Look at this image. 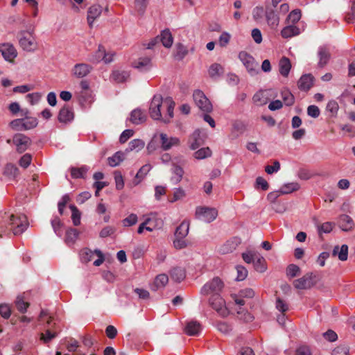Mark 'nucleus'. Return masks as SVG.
I'll list each match as a JSON object with an SVG mask.
<instances>
[{
	"mask_svg": "<svg viewBox=\"0 0 355 355\" xmlns=\"http://www.w3.org/2000/svg\"><path fill=\"white\" fill-rule=\"evenodd\" d=\"M175 102L170 97L163 99L162 95H154L149 107V114L153 120L170 122L173 117Z\"/></svg>",
	"mask_w": 355,
	"mask_h": 355,
	"instance_id": "f257e3e1",
	"label": "nucleus"
},
{
	"mask_svg": "<svg viewBox=\"0 0 355 355\" xmlns=\"http://www.w3.org/2000/svg\"><path fill=\"white\" fill-rule=\"evenodd\" d=\"M3 219L5 223L10 226V230L15 235L22 234L28 226V222L25 215H8L5 213Z\"/></svg>",
	"mask_w": 355,
	"mask_h": 355,
	"instance_id": "f03ea898",
	"label": "nucleus"
},
{
	"mask_svg": "<svg viewBox=\"0 0 355 355\" xmlns=\"http://www.w3.org/2000/svg\"><path fill=\"white\" fill-rule=\"evenodd\" d=\"M19 44L20 47L27 52H35L38 49V43L34 30L21 31L19 33Z\"/></svg>",
	"mask_w": 355,
	"mask_h": 355,
	"instance_id": "7ed1b4c3",
	"label": "nucleus"
},
{
	"mask_svg": "<svg viewBox=\"0 0 355 355\" xmlns=\"http://www.w3.org/2000/svg\"><path fill=\"white\" fill-rule=\"evenodd\" d=\"M239 58L250 76H253L258 73L259 64L250 53L246 51H241L239 53Z\"/></svg>",
	"mask_w": 355,
	"mask_h": 355,
	"instance_id": "20e7f679",
	"label": "nucleus"
},
{
	"mask_svg": "<svg viewBox=\"0 0 355 355\" xmlns=\"http://www.w3.org/2000/svg\"><path fill=\"white\" fill-rule=\"evenodd\" d=\"M224 287L223 282L218 277L207 282L201 288L200 293L203 295L219 294Z\"/></svg>",
	"mask_w": 355,
	"mask_h": 355,
	"instance_id": "39448f33",
	"label": "nucleus"
},
{
	"mask_svg": "<svg viewBox=\"0 0 355 355\" xmlns=\"http://www.w3.org/2000/svg\"><path fill=\"white\" fill-rule=\"evenodd\" d=\"M209 304L220 316L227 317L230 311L225 306V302L220 295V294L212 295L209 300Z\"/></svg>",
	"mask_w": 355,
	"mask_h": 355,
	"instance_id": "423d86ee",
	"label": "nucleus"
},
{
	"mask_svg": "<svg viewBox=\"0 0 355 355\" xmlns=\"http://www.w3.org/2000/svg\"><path fill=\"white\" fill-rule=\"evenodd\" d=\"M193 97L196 105L200 110L206 113H209L212 110L211 102L202 91H195Z\"/></svg>",
	"mask_w": 355,
	"mask_h": 355,
	"instance_id": "0eeeda50",
	"label": "nucleus"
},
{
	"mask_svg": "<svg viewBox=\"0 0 355 355\" xmlns=\"http://www.w3.org/2000/svg\"><path fill=\"white\" fill-rule=\"evenodd\" d=\"M218 211L214 208L198 207L196 209V217L206 223H210L216 219Z\"/></svg>",
	"mask_w": 355,
	"mask_h": 355,
	"instance_id": "6e6552de",
	"label": "nucleus"
},
{
	"mask_svg": "<svg viewBox=\"0 0 355 355\" xmlns=\"http://www.w3.org/2000/svg\"><path fill=\"white\" fill-rule=\"evenodd\" d=\"M316 284V276L313 273H307L302 277L295 279L293 285L297 289H309Z\"/></svg>",
	"mask_w": 355,
	"mask_h": 355,
	"instance_id": "1a4fd4ad",
	"label": "nucleus"
},
{
	"mask_svg": "<svg viewBox=\"0 0 355 355\" xmlns=\"http://www.w3.org/2000/svg\"><path fill=\"white\" fill-rule=\"evenodd\" d=\"M12 143L16 146V150L19 153L25 152L31 144V140L27 136L22 134H15L12 138Z\"/></svg>",
	"mask_w": 355,
	"mask_h": 355,
	"instance_id": "9d476101",
	"label": "nucleus"
},
{
	"mask_svg": "<svg viewBox=\"0 0 355 355\" xmlns=\"http://www.w3.org/2000/svg\"><path fill=\"white\" fill-rule=\"evenodd\" d=\"M161 148L163 150H168L174 146L180 145V139L175 137H169L166 133H160L159 135Z\"/></svg>",
	"mask_w": 355,
	"mask_h": 355,
	"instance_id": "9b49d317",
	"label": "nucleus"
},
{
	"mask_svg": "<svg viewBox=\"0 0 355 355\" xmlns=\"http://www.w3.org/2000/svg\"><path fill=\"white\" fill-rule=\"evenodd\" d=\"M0 52L5 60L12 62L17 56V51L15 47L10 43H3L0 44Z\"/></svg>",
	"mask_w": 355,
	"mask_h": 355,
	"instance_id": "f8f14e48",
	"label": "nucleus"
},
{
	"mask_svg": "<svg viewBox=\"0 0 355 355\" xmlns=\"http://www.w3.org/2000/svg\"><path fill=\"white\" fill-rule=\"evenodd\" d=\"M92 67L85 63H78L71 69V75L76 78L86 77L92 71Z\"/></svg>",
	"mask_w": 355,
	"mask_h": 355,
	"instance_id": "ddd939ff",
	"label": "nucleus"
},
{
	"mask_svg": "<svg viewBox=\"0 0 355 355\" xmlns=\"http://www.w3.org/2000/svg\"><path fill=\"white\" fill-rule=\"evenodd\" d=\"M241 242L240 238L232 237L219 247L218 252L223 254L231 253L236 250Z\"/></svg>",
	"mask_w": 355,
	"mask_h": 355,
	"instance_id": "4468645a",
	"label": "nucleus"
},
{
	"mask_svg": "<svg viewBox=\"0 0 355 355\" xmlns=\"http://www.w3.org/2000/svg\"><path fill=\"white\" fill-rule=\"evenodd\" d=\"M265 17L267 24L272 29H276L279 24V17L275 12L273 8L266 6L265 10Z\"/></svg>",
	"mask_w": 355,
	"mask_h": 355,
	"instance_id": "2eb2a0df",
	"label": "nucleus"
},
{
	"mask_svg": "<svg viewBox=\"0 0 355 355\" xmlns=\"http://www.w3.org/2000/svg\"><path fill=\"white\" fill-rule=\"evenodd\" d=\"M74 118V114L72 108L68 105L64 106L60 109L58 119L60 123H68L73 121Z\"/></svg>",
	"mask_w": 355,
	"mask_h": 355,
	"instance_id": "dca6fc26",
	"label": "nucleus"
},
{
	"mask_svg": "<svg viewBox=\"0 0 355 355\" xmlns=\"http://www.w3.org/2000/svg\"><path fill=\"white\" fill-rule=\"evenodd\" d=\"M132 67L140 71H147L152 67L151 59L148 57H141L132 63Z\"/></svg>",
	"mask_w": 355,
	"mask_h": 355,
	"instance_id": "f3484780",
	"label": "nucleus"
},
{
	"mask_svg": "<svg viewBox=\"0 0 355 355\" xmlns=\"http://www.w3.org/2000/svg\"><path fill=\"white\" fill-rule=\"evenodd\" d=\"M314 78L311 74H304L298 80L297 85L300 90L308 91L313 84Z\"/></svg>",
	"mask_w": 355,
	"mask_h": 355,
	"instance_id": "a211bd4d",
	"label": "nucleus"
},
{
	"mask_svg": "<svg viewBox=\"0 0 355 355\" xmlns=\"http://www.w3.org/2000/svg\"><path fill=\"white\" fill-rule=\"evenodd\" d=\"M269 99V92L267 90H259L252 97L254 103L258 106L266 105Z\"/></svg>",
	"mask_w": 355,
	"mask_h": 355,
	"instance_id": "6ab92c4d",
	"label": "nucleus"
},
{
	"mask_svg": "<svg viewBox=\"0 0 355 355\" xmlns=\"http://www.w3.org/2000/svg\"><path fill=\"white\" fill-rule=\"evenodd\" d=\"M201 331V325L197 321H189L184 327V332L190 336H198Z\"/></svg>",
	"mask_w": 355,
	"mask_h": 355,
	"instance_id": "aec40b11",
	"label": "nucleus"
},
{
	"mask_svg": "<svg viewBox=\"0 0 355 355\" xmlns=\"http://www.w3.org/2000/svg\"><path fill=\"white\" fill-rule=\"evenodd\" d=\"M318 56L319 58L318 67H324L330 59V53L326 46H320L318 51Z\"/></svg>",
	"mask_w": 355,
	"mask_h": 355,
	"instance_id": "412c9836",
	"label": "nucleus"
},
{
	"mask_svg": "<svg viewBox=\"0 0 355 355\" xmlns=\"http://www.w3.org/2000/svg\"><path fill=\"white\" fill-rule=\"evenodd\" d=\"M102 12V8L99 5L91 6L87 12V22L90 27H92L94 20L98 18Z\"/></svg>",
	"mask_w": 355,
	"mask_h": 355,
	"instance_id": "4be33fe9",
	"label": "nucleus"
},
{
	"mask_svg": "<svg viewBox=\"0 0 355 355\" xmlns=\"http://www.w3.org/2000/svg\"><path fill=\"white\" fill-rule=\"evenodd\" d=\"M338 224L342 230L345 232L352 230L354 225L352 218L346 214H342L340 216Z\"/></svg>",
	"mask_w": 355,
	"mask_h": 355,
	"instance_id": "5701e85b",
	"label": "nucleus"
},
{
	"mask_svg": "<svg viewBox=\"0 0 355 355\" xmlns=\"http://www.w3.org/2000/svg\"><path fill=\"white\" fill-rule=\"evenodd\" d=\"M146 116L140 109H135L130 113V120L135 125H139L146 121Z\"/></svg>",
	"mask_w": 355,
	"mask_h": 355,
	"instance_id": "b1692460",
	"label": "nucleus"
},
{
	"mask_svg": "<svg viewBox=\"0 0 355 355\" xmlns=\"http://www.w3.org/2000/svg\"><path fill=\"white\" fill-rule=\"evenodd\" d=\"M158 37L159 41L161 42L166 48H170L172 46L173 38L168 29L162 31L160 35H158Z\"/></svg>",
	"mask_w": 355,
	"mask_h": 355,
	"instance_id": "393cba45",
	"label": "nucleus"
},
{
	"mask_svg": "<svg viewBox=\"0 0 355 355\" xmlns=\"http://www.w3.org/2000/svg\"><path fill=\"white\" fill-rule=\"evenodd\" d=\"M171 169L172 176L171 178V182L173 184H178L182 179L184 175V171L180 166L173 164Z\"/></svg>",
	"mask_w": 355,
	"mask_h": 355,
	"instance_id": "a878e982",
	"label": "nucleus"
},
{
	"mask_svg": "<svg viewBox=\"0 0 355 355\" xmlns=\"http://www.w3.org/2000/svg\"><path fill=\"white\" fill-rule=\"evenodd\" d=\"M279 73L282 76L287 77L291 69V64L288 58L283 57L279 62Z\"/></svg>",
	"mask_w": 355,
	"mask_h": 355,
	"instance_id": "bb28decb",
	"label": "nucleus"
},
{
	"mask_svg": "<svg viewBox=\"0 0 355 355\" xmlns=\"http://www.w3.org/2000/svg\"><path fill=\"white\" fill-rule=\"evenodd\" d=\"M300 33V28L294 25L287 26L281 31V35L284 38H290L291 37L298 35Z\"/></svg>",
	"mask_w": 355,
	"mask_h": 355,
	"instance_id": "cd10ccee",
	"label": "nucleus"
},
{
	"mask_svg": "<svg viewBox=\"0 0 355 355\" xmlns=\"http://www.w3.org/2000/svg\"><path fill=\"white\" fill-rule=\"evenodd\" d=\"M332 254L334 256H338L340 261H346L348 257V246L345 244L341 247L335 246Z\"/></svg>",
	"mask_w": 355,
	"mask_h": 355,
	"instance_id": "c85d7f7f",
	"label": "nucleus"
},
{
	"mask_svg": "<svg viewBox=\"0 0 355 355\" xmlns=\"http://www.w3.org/2000/svg\"><path fill=\"white\" fill-rule=\"evenodd\" d=\"M168 282V277L166 274L158 275L152 285L151 288L154 291H157L159 288H164Z\"/></svg>",
	"mask_w": 355,
	"mask_h": 355,
	"instance_id": "c756f323",
	"label": "nucleus"
},
{
	"mask_svg": "<svg viewBox=\"0 0 355 355\" xmlns=\"http://www.w3.org/2000/svg\"><path fill=\"white\" fill-rule=\"evenodd\" d=\"M190 148L192 150L197 149L199 146L202 144V139L200 136V131L199 130H196L191 135L190 139Z\"/></svg>",
	"mask_w": 355,
	"mask_h": 355,
	"instance_id": "7c9ffc66",
	"label": "nucleus"
},
{
	"mask_svg": "<svg viewBox=\"0 0 355 355\" xmlns=\"http://www.w3.org/2000/svg\"><path fill=\"white\" fill-rule=\"evenodd\" d=\"M170 275L173 280L177 282H180L185 278L186 273L184 268L180 267H175L171 269Z\"/></svg>",
	"mask_w": 355,
	"mask_h": 355,
	"instance_id": "2f4dec72",
	"label": "nucleus"
},
{
	"mask_svg": "<svg viewBox=\"0 0 355 355\" xmlns=\"http://www.w3.org/2000/svg\"><path fill=\"white\" fill-rule=\"evenodd\" d=\"M129 76L128 71L116 70L112 73L111 78L118 83H121L125 82Z\"/></svg>",
	"mask_w": 355,
	"mask_h": 355,
	"instance_id": "473e14b6",
	"label": "nucleus"
},
{
	"mask_svg": "<svg viewBox=\"0 0 355 355\" xmlns=\"http://www.w3.org/2000/svg\"><path fill=\"white\" fill-rule=\"evenodd\" d=\"M208 73L211 78H216L224 73V69L220 64L214 63L209 67Z\"/></svg>",
	"mask_w": 355,
	"mask_h": 355,
	"instance_id": "72a5a7b5",
	"label": "nucleus"
},
{
	"mask_svg": "<svg viewBox=\"0 0 355 355\" xmlns=\"http://www.w3.org/2000/svg\"><path fill=\"white\" fill-rule=\"evenodd\" d=\"M255 270L259 272H263L266 270V263L265 259L258 254L253 262Z\"/></svg>",
	"mask_w": 355,
	"mask_h": 355,
	"instance_id": "f704fd0d",
	"label": "nucleus"
},
{
	"mask_svg": "<svg viewBox=\"0 0 355 355\" xmlns=\"http://www.w3.org/2000/svg\"><path fill=\"white\" fill-rule=\"evenodd\" d=\"M89 170V168L86 166H83L80 168H71V175L73 178H85V175Z\"/></svg>",
	"mask_w": 355,
	"mask_h": 355,
	"instance_id": "c9c22d12",
	"label": "nucleus"
},
{
	"mask_svg": "<svg viewBox=\"0 0 355 355\" xmlns=\"http://www.w3.org/2000/svg\"><path fill=\"white\" fill-rule=\"evenodd\" d=\"M79 235V232L76 229H69L66 232L65 236V242L68 245H71L75 243L78 236Z\"/></svg>",
	"mask_w": 355,
	"mask_h": 355,
	"instance_id": "e433bc0d",
	"label": "nucleus"
},
{
	"mask_svg": "<svg viewBox=\"0 0 355 355\" xmlns=\"http://www.w3.org/2000/svg\"><path fill=\"white\" fill-rule=\"evenodd\" d=\"M189 225L188 223L182 222L177 228L175 232V237L185 238L189 233Z\"/></svg>",
	"mask_w": 355,
	"mask_h": 355,
	"instance_id": "4c0bfd02",
	"label": "nucleus"
},
{
	"mask_svg": "<svg viewBox=\"0 0 355 355\" xmlns=\"http://www.w3.org/2000/svg\"><path fill=\"white\" fill-rule=\"evenodd\" d=\"M124 159V154L121 151H118L112 157H108V164L114 167L118 166Z\"/></svg>",
	"mask_w": 355,
	"mask_h": 355,
	"instance_id": "58836bf2",
	"label": "nucleus"
},
{
	"mask_svg": "<svg viewBox=\"0 0 355 355\" xmlns=\"http://www.w3.org/2000/svg\"><path fill=\"white\" fill-rule=\"evenodd\" d=\"M145 143L143 140L139 139H133L129 143L128 148L126 149V151L135 150L138 152L143 149Z\"/></svg>",
	"mask_w": 355,
	"mask_h": 355,
	"instance_id": "ea45409f",
	"label": "nucleus"
},
{
	"mask_svg": "<svg viewBox=\"0 0 355 355\" xmlns=\"http://www.w3.org/2000/svg\"><path fill=\"white\" fill-rule=\"evenodd\" d=\"M300 189V185L297 182H291L285 184L279 190V193L282 194H288L293 191H297Z\"/></svg>",
	"mask_w": 355,
	"mask_h": 355,
	"instance_id": "a19ab883",
	"label": "nucleus"
},
{
	"mask_svg": "<svg viewBox=\"0 0 355 355\" xmlns=\"http://www.w3.org/2000/svg\"><path fill=\"white\" fill-rule=\"evenodd\" d=\"M69 208L72 212L71 220H72L73 224L75 226L79 225L80 224V216H81V214H80V211L73 205H71L69 206Z\"/></svg>",
	"mask_w": 355,
	"mask_h": 355,
	"instance_id": "79ce46f5",
	"label": "nucleus"
},
{
	"mask_svg": "<svg viewBox=\"0 0 355 355\" xmlns=\"http://www.w3.org/2000/svg\"><path fill=\"white\" fill-rule=\"evenodd\" d=\"M105 53V48L102 46H99L98 51L89 57V60L94 63H98L101 61Z\"/></svg>",
	"mask_w": 355,
	"mask_h": 355,
	"instance_id": "37998d69",
	"label": "nucleus"
},
{
	"mask_svg": "<svg viewBox=\"0 0 355 355\" xmlns=\"http://www.w3.org/2000/svg\"><path fill=\"white\" fill-rule=\"evenodd\" d=\"M284 103L287 106H291L294 103L295 98L288 90H283L281 93Z\"/></svg>",
	"mask_w": 355,
	"mask_h": 355,
	"instance_id": "c03bdc74",
	"label": "nucleus"
},
{
	"mask_svg": "<svg viewBox=\"0 0 355 355\" xmlns=\"http://www.w3.org/2000/svg\"><path fill=\"white\" fill-rule=\"evenodd\" d=\"M188 51L187 48L182 44L179 43L176 45V52L175 53V58L178 60H182L187 54Z\"/></svg>",
	"mask_w": 355,
	"mask_h": 355,
	"instance_id": "a18cd8bd",
	"label": "nucleus"
},
{
	"mask_svg": "<svg viewBox=\"0 0 355 355\" xmlns=\"http://www.w3.org/2000/svg\"><path fill=\"white\" fill-rule=\"evenodd\" d=\"M37 125V120L35 118H28L26 117L24 119H21V126L24 128L25 130H30Z\"/></svg>",
	"mask_w": 355,
	"mask_h": 355,
	"instance_id": "49530a36",
	"label": "nucleus"
},
{
	"mask_svg": "<svg viewBox=\"0 0 355 355\" xmlns=\"http://www.w3.org/2000/svg\"><path fill=\"white\" fill-rule=\"evenodd\" d=\"M148 0H135V8L139 15H143L147 8Z\"/></svg>",
	"mask_w": 355,
	"mask_h": 355,
	"instance_id": "de8ad7c7",
	"label": "nucleus"
},
{
	"mask_svg": "<svg viewBox=\"0 0 355 355\" xmlns=\"http://www.w3.org/2000/svg\"><path fill=\"white\" fill-rule=\"evenodd\" d=\"M211 151L209 148H202L195 152L194 156L198 159H205L210 157Z\"/></svg>",
	"mask_w": 355,
	"mask_h": 355,
	"instance_id": "09e8293b",
	"label": "nucleus"
},
{
	"mask_svg": "<svg viewBox=\"0 0 355 355\" xmlns=\"http://www.w3.org/2000/svg\"><path fill=\"white\" fill-rule=\"evenodd\" d=\"M300 271V268L295 264H290L286 268V275L291 278L296 277Z\"/></svg>",
	"mask_w": 355,
	"mask_h": 355,
	"instance_id": "8fccbe9b",
	"label": "nucleus"
},
{
	"mask_svg": "<svg viewBox=\"0 0 355 355\" xmlns=\"http://www.w3.org/2000/svg\"><path fill=\"white\" fill-rule=\"evenodd\" d=\"M15 305L19 311L21 313H25L27 310V308L28 306V304L26 302L24 299L18 296L15 301Z\"/></svg>",
	"mask_w": 355,
	"mask_h": 355,
	"instance_id": "3c124183",
	"label": "nucleus"
},
{
	"mask_svg": "<svg viewBox=\"0 0 355 355\" xmlns=\"http://www.w3.org/2000/svg\"><path fill=\"white\" fill-rule=\"evenodd\" d=\"M137 216L135 214H131L128 217L124 218L122 223L124 227H130L135 225L137 223Z\"/></svg>",
	"mask_w": 355,
	"mask_h": 355,
	"instance_id": "603ef678",
	"label": "nucleus"
},
{
	"mask_svg": "<svg viewBox=\"0 0 355 355\" xmlns=\"http://www.w3.org/2000/svg\"><path fill=\"white\" fill-rule=\"evenodd\" d=\"M51 225H52V227H53L55 233L57 235L60 236L62 235V230H61L62 223H61L60 218L57 216L54 217L51 220Z\"/></svg>",
	"mask_w": 355,
	"mask_h": 355,
	"instance_id": "864d4df0",
	"label": "nucleus"
},
{
	"mask_svg": "<svg viewBox=\"0 0 355 355\" xmlns=\"http://www.w3.org/2000/svg\"><path fill=\"white\" fill-rule=\"evenodd\" d=\"M230 39V34L226 31H224L221 33L218 38V44L220 46L225 47L229 44Z\"/></svg>",
	"mask_w": 355,
	"mask_h": 355,
	"instance_id": "5fc2aeb1",
	"label": "nucleus"
},
{
	"mask_svg": "<svg viewBox=\"0 0 355 355\" xmlns=\"http://www.w3.org/2000/svg\"><path fill=\"white\" fill-rule=\"evenodd\" d=\"M32 156L29 153L24 154L19 160V164L22 168H26L31 164Z\"/></svg>",
	"mask_w": 355,
	"mask_h": 355,
	"instance_id": "6e6d98bb",
	"label": "nucleus"
},
{
	"mask_svg": "<svg viewBox=\"0 0 355 355\" xmlns=\"http://www.w3.org/2000/svg\"><path fill=\"white\" fill-rule=\"evenodd\" d=\"M301 18V11L299 9L293 10L290 12L288 16V21L295 24L297 23Z\"/></svg>",
	"mask_w": 355,
	"mask_h": 355,
	"instance_id": "4d7b16f0",
	"label": "nucleus"
},
{
	"mask_svg": "<svg viewBox=\"0 0 355 355\" xmlns=\"http://www.w3.org/2000/svg\"><path fill=\"white\" fill-rule=\"evenodd\" d=\"M334 224L331 222H326L318 227L319 234L329 233L332 231Z\"/></svg>",
	"mask_w": 355,
	"mask_h": 355,
	"instance_id": "13d9d810",
	"label": "nucleus"
},
{
	"mask_svg": "<svg viewBox=\"0 0 355 355\" xmlns=\"http://www.w3.org/2000/svg\"><path fill=\"white\" fill-rule=\"evenodd\" d=\"M58 333L56 331H52L51 328H48L44 334H42V339L44 340L45 343H48L54 338L57 336Z\"/></svg>",
	"mask_w": 355,
	"mask_h": 355,
	"instance_id": "bf43d9fd",
	"label": "nucleus"
},
{
	"mask_svg": "<svg viewBox=\"0 0 355 355\" xmlns=\"http://www.w3.org/2000/svg\"><path fill=\"white\" fill-rule=\"evenodd\" d=\"M265 15L264 9L262 6H256L252 10V17L254 20L259 21Z\"/></svg>",
	"mask_w": 355,
	"mask_h": 355,
	"instance_id": "052dcab7",
	"label": "nucleus"
},
{
	"mask_svg": "<svg viewBox=\"0 0 355 355\" xmlns=\"http://www.w3.org/2000/svg\"><path fill=\"white\" fill-rule=\"evenodd\" d=\"M94 252L89 249H84L80 253V259L83 262L87 263L90 261L93 257Z\"/></svg>",
	"mask_w": 355,
	"mask_h": 355,
	"instance_id": "680f3d73",
	"label": "nucleus"
},
{
	"mask_svg": "<svg viewBox=\"0 0 355 355\" xmlns=\"http://www.w3.org/2000/svg\"><path fill=\"white\" fill-rule=\"evenodd\" d=\"M236 271H237V276L236 279L237 281H243L244 280L247 275H248V270L247 269L242 266H237L236 267Z\"/></svg>",
	"mask_w": 355,
	"mask_h": 355,
	"instance_id": "e2e57ef3",
	"label": "nucleus"
},
{
	"mask_svg": "<svg viewBox=\"0 0 355 355\" xmlns=\"http://www.w3.org/2000/svg\"><path fill=\"white\" fill-rule=\"evenodd\" d=\"M114 180L116 183V188L118 190H121L124 187V182L123 176L119 171L114 172Z\"/></svg>",
	"mask_w": 355,
	"mask_h": 355,
	"instance_id": "0e129e2a",
	"label": "nucleus"
},
{
	"mask_svg": "<svg viewBox=\"0 0 355 355\" xmlns=\"http://www.w3.org/2000/svg\"><path fill=\"white\" fill-rule=\"evenodd\" d=\"M151 166L150 164H145L139 170V171L137 172V173L136 174V178H138V179H143L146 175L147 173L150 171L151 169Z\"/></svg>",
	"mask_w": 355,
	"mask_h": 355,
	"instance_id": "69168bd1",
	"label": "nucleus"
},
{
	"mask_svg": "<svg viewBox=\"0 0 355 355\" xmlns=\"http://www.w3.org/2000/svg\"><path fill=\"white\" fill-rule=\"evenodd\" d=\"M349 349L347 346H338L336 347L333 352L332 355H349Z\"/></svg>",
	"mask_w": 355,
	"mask_h": 355,
	"instance_id": "338daca9",
	"label": "nucleus"
},
{
	"mask_svg": "<svg viewBox=\"0 0 355 355\" xmlns=\"http://www.w3.org/2000/svg\"><path fill=\"white\" fill-rule=\"evenodd\" d=\"M345 19L347 23L355 22V1H353L351 11L346 15Z\"/></svg>",
	"mask_w": 355,
	"mask_h": 355,
	"instance_id": "774afa93",
	"label": "nucleus"
}]
</instances>
